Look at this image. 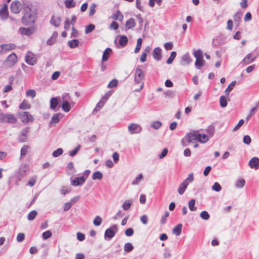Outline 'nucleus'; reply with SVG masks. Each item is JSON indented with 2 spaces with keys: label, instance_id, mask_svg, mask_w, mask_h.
Returning a JSON list of instances; mask_svg holds the SVG:
<instances>
[{
  "label": "nucleus",
  "instance_id": "423d86ee",
  "mask_svg": "<svg viewBox=\"0 0 259 259\" xmlns=\"http://www.w3.org/2000/svg\"><path fill=\"white\" fill-rule=\"evenodd\" d=\"M10 9L12 13L18 14L22 9V4L18 1H14L11 3Z\"/></svg>",
  "mask_w": 259,
  "mask_h": 259
},
{
  "label": "nucleus",
  "instance_id": "79ce46f5",
  "mask_svg": "<svg viewBox=\"0 0 259 259\" xmlns=\"http://www.w3.org/2000/svg\"><path fill=\"white\" fill-rule=\"evenodd\" d=\"M30 108V105L29 104V103L24 100L22 102V103H21L19 105V108L20 109H28Z\"/></svg>",
  "mask_w": 259,
  "mask_h": 259
},
{
  "label": "nucleus",
  "instance_id": "412c9836",
  "mask_svg": "<svg viewBox=\"0 0 259 259\" xmlns=\"http://www.w3.org/2000/svg\"><path fill=\"white\" fill-rule=\"evenodd\" d=\"M0 17L2 19L5 20L8 17V11L7 6L6 5L2 9L0 10Z\"/></svg>",
  "mask_w": 259,
  "mask_h": 259
},
{
  "label": "nucleus",
  "instance_id": "49530a36",
  "mask_svg": "<svg viewBox=\"0 0 259 259\" xmlns=\"http://www.w3.org/2000/svg\"><path fill=\"white\" fill-rule=\"evenodd\" d=\"M209 140L208 136L206 134H201L200 136L198 137V141L202 143H204Z\"/></svg>",
  "mask_w": 259,
  "mask_h": 259
},
{
  "label": "nucleus",
  "instance_id": "7c9ffc66",
  "mask_svg": "<svg viewBox=\"0 0 259 259\" xmlns=\"http://www.w3.org/2000/svg\"><path fill=\"white\" fill-rule=\"evenodd\" d=\"M64 5L66 8L70 9L75 7L76 4L74 0H65Z\"/></svg>",
  "mask_w": 259,
  "mask_h": 259
},
{
  "label": "nucleus",
  "instance_id": "473e14b6",
  "mask_svg": "<svg viewBox=\"0 0 259 259\" xmlns=\"http://www.w3.org/2000/svg\"><path fill=\"white\" fill-rule=\"evenodd\" d=\"M206 132L210 137H212L215 133V127L213 125H209L206 129Z\"/></svg>",
  "mask_w": 259,
  "mask_h": 259
},
{
  "label": "nucleus",
  "instance_id": "f3484780",
  "mask_svg": "<svg viewBox=\"0 0 259 259\" xmlns=\"http://www.w3.org/2000/svg\"><path fill=\"white\" fill-rule=\"evenodd\" d=\"M74 104L73 102H62V109L64 111L68 112L71 110V106H73Z\"/></svg>",
  "mask_w": 259,
  "mask_h": 259
},
{
  "label": "nucleus",
  "instance_id": "c85d7f7f",
  "mask_svg": "<svg viewBox=\"0 0 259 259\" xmlns=\"http://www.w3.org/2000/svg\"><path fill=\"white\" fill-rule=\"evenodd\" d=\"M61 22V18L59 17H55L54 16H52L51 20V23L55 26V27H58L60 25Z\"/></svg>",
  "mask_w": 259,
  "mask_h": 259
},
{
  "label": "nucleus",
  "instance_id": "6e6552de",
  "mask_svg": "<svg viewBox=\"0 0 259 259\" xmlns=\"http://www.w3.org/2000/svg\"><path fill=\"white\" fill-rule=\"evenodd\" d=\"M29 132V127H26L23 128L19 135L18 140L21 143H24L27 140V135Z\"/></svg>",
  "mask_w": 259,
  "mask_h": 259
},
{
  "label": "nucleus",
  "instance_id": "37998d69",
  "mask_svg": "<svg viewBox=\"0 0 259 259\" xmlns=\"http://www.w3.org/2000/svg\"><path fill=\"white\" fill-rule=\"evenodd\" d=\"M193 55L196 58V60L201 59L203 58V52L201 49H198L197 51H194Z\"/></svg>",
  "mask_w": 259,
  "mask_h": 259
},
{
  "label": "nucleus",
  "instance_id": "cd10ccee",
  "mask_svg": "<svg viewBox=\"0 0 259 259\" xmlns=\"http://www.w3.org/2000/svg\"><path fill=\"white\" fill-rule=\"evenodd\" d=\"M67 172L68 175H72L75 172L74 164L72 162H69L67 165Z\"/></svg>",
  "mask_w": 259,
  "mask_h": 259
},
{
  "label": "nucleus",
  "instance_id": "2eb2a0df",
  "mask_svg": "<svg viewBox=\"0 0 259 259\" xmlns=\"http://www.w3.org/2000/svg\"><path fill=\"white\" fill-rule=\"evenodd\" d=\"M19 32L21 34L26 36H30L33 32V29L30 27H21L19 30Z\"/></svg>",
  "mask_w": 259,
  "mask_h": 259
},
{
  "label": "nucleus",
  "instance_id": "7ed1b4c3",
  "mask_svg": "<svg viewBox=\"0 0 259 259\" xmlns=\"http://www.w3.org/2000/svg\"><path fill=\"white\" fill-rule=\"evenodd\" d=\"M19 116L22 122L28 123L29 122H32L34 118L28 112L24 111L19 113Z\"/></svg>",
  "mask_w": 259,
  "mask_h": 259
},
{
  "label": "nucleus",
  "instance_id": "a18cd8bd",
  "mask_svg": "<svg viewBox=\"0 0 259 259\" xmlns=\"http://www.w3.org/2000/svg\"><path fill=\"white\" fill-rule=\"evenodd\" d=\"M102 177H103V175H102V172L99 171H95L92 176V179L94 180H101L102 179Z\"/></svg>",
  "mask_w": 259,
  "mask_h": 259
},
{
  "label": "nucleus",
  "instance_id": "ddd939ff",
  "mask_svg": "<svg viewBox=\"0 0 259 259\" xmlns=\"http://www.w3.org/2000/svg\"><path fill=\"white\" fill-rule=\"evenodd\" d=\"M161 52L162 50L159 47H157L154 49L152 52V56L155 60L160 61L161 59Z\"/></svg>",
  "mask_w": 259,
  "mask_h": 259
},
{
  "label": "nucleus",
  "instance_id": "b1692460",
  "mask_svg": "<svg viewBox=\"0 0 259 259\" xmlns=\"http://www.w3.org/2000/svg\"><path fill=\"white\" fill-rule=\"evenodd\" d=\"M58 36V33L56 31H54L51 37L47 40V44L48 45H52L56 41V38Z\"/></svg>",
  "mask_w": 259,
  "mask_h": 259
},
{
  "label": "nucleus",
  "instance_id": "13d9d810",
  "mask_svg": "<svg viewBox=\"0 0 259 259\" xmlns=\"http://www.w3.org/2000/svg\"><path fill=\"white\" fill-rule=\"evenodd\" d=\"M212 190L219 192L222 190V187L218 182H215L212 186Z\"/></svg>",
  "mask_w": 259,
  "mask_h": 259
},
{
  "label": "nucleus",
  "instance_id": "393cba45",
  "mask_svg": "<svg viewBox=\"0 0 259 259\" xmlns=\"http://www.w3.org/2000/svg\"><path fill=\"white\" fill-rule=\"evenodd\" d=\"M79 43V42L78 39H74L68 41L67 44L71 49H74L78 47Z\"/></svg>",
  "mask_w": 259,
  "mask_h": 259
},
{
  "label": "nucleus",
  "instance_id": "aec40b11",
  "mask_svg": "<svg viewBox=\"0 0 259 259\" xmlns=\"http://www.w3.org/2000/svg\"><path fill=\"white\" fill-rule=\"evenodd\" d=\"M112 52V50L111 48H107L106 49V50L104 51L102 55V61H107L108 60Z\"/></svg>",
  "mask_w": 259,
  "mask_h": 259
},
{
  "label": "nucleus",
  "instance_id": "5701e85b",
  "mask_svg": "<svg viewBox=\"0 0 259 259\" xmlns=\"http://www.w3.org/2000/svg\"><path fill=\"white\" fill-rule=\"evenodd\" d=\"M17 122V119L15 116L12 114H7L5 122L9 123H15Z\"/></svg>",
  "mask_w": 259,
  "mask_h": 259
},
{
  "label": "nucleus",
  "instance_id": "09e8293b",
  "mask_svg": "<svg viewBox=\"0 0 259 259\" xmlns=\"http://www.w3.org/2000/svg\"><path fill=\"white\" fill-rule=\"evenodd\" d=\"M143 179V175L142 174H139L136 178L133 180L132 184L136 185Z\"/></svg>",
  "mask_w": 259,
  "mask_h": 259
},
{
  "label": "nucleus",
  "instance_id": "f03ea898",
  "mask_svg": "<svg viewBox=\"0 0 259 259\" xmlns=\"http://www.w3.org/2000/svg\"><path fill=\"white\" fill-rule=\"evenodd\" d=\"M117 230V226L115 224L112 225L106 230L104 234V239L106 240H110L115 236Z\"/></svg>",
  "mask_w": 259,
  "mask_h": 259
},
{
  "label": "nucleus",
  "instance_id": "4468645a",
  "mask_svg": "<svg viewBox=\"0 0 259 259\" xmlns=\"http://www.w3.org/2000/svg\"><path fill=\"white\" fill-rule=\"evenodd\" d=\"M192 59L190 57L189 53L184 54L182 58L181 64L183 66L189 65L192 62Z\"/></svg>",
  "mask_w": 259,
  "mask_h": 259
},
{
  "label": "nucleus",
  "instance_id": "bf43d9fd",
  "mask_svg": "<svg viewBox=\"0 0 259 259\" xmlns=\"http://www.w3.org/2000/svg\"><path fill=\"white\" fill-rule=\"evenodd\" d=\"M220 105L222 107H225L227 105V101L226 97L222 96L220 99Z\"/></svg>",
  "mask_w": 259,
  "mask_h": 259
},
{
  "label": "nucleus",
  "instance_id": "f8f14e48",
  "mask_svg": "<svg viewBox=\"0 0 259 259\" xmlns=\"http://www.w3.org/2000/svg\"><path fill=\"white\" fill-rule=\"evenodd\" d=\"M85 178L83 176L75 178L71 182V185L73 186H78L82 185L85 182Z\"/></svg>",
  "mask_w": 259,
  "mask_h": 259
},
{
  "label": "nucleus",
  "instance_id": "338daca9",
  "mask_svg": "<svg viewBox=\"0 0 259 259\" xmlns=\"http://www.w3.org/2000/svg\"><path fill=\"white\" fill-rule=\"evenodd\" d=\"M52 235V233L51 231L48 230L45 232H44L42 233V238L46 240L49 238H50Z\"/></svg>",
  "mask_w": 259,
  "mask_h": 259
},
{
  "label": "nucleus",
  "instance_id": "72a5a7b5",
  "mask_svg": "<svg viewBox=\"0 0 259 259\" xmlns=\"http://www.w3.org/2000/svg\"><path fill=\"white\" fill-rule=\"evenodd\" d=\"M245 184V181L242 178L238 179L235 183V187L238 188H243Z\"/></svg>",
  "mask_w": 259,
  "mask_h": 259
},
{
  "label": "nucleus",
  "instance_id": "9b49d317",
  "mask_svg": "<svg viewBox=\"0 0 259 259\" xmlns=\"http://www.w3.org/2000/svg\"><path fill=\"white\" fill-rule=\"evenodd\" d=\"M248 165L251 168L256 170L259 169V158L257 157H252L249 160Z\"/></svg>",
  "mask_w": 259,
  "mask_h": 259
},
{
  "label": "nucleus",
  "instance_id": "4d7b16f0",
  "mask_svg": "<svg viewBox=\"0 0 259 259\" xmlns=\"http://www.w3.org/2000/svg\"><path fill=\"white\" fill-rule=\"evenodd\" d=\"M80 149V145H78L73 150H71L69 152V155L71 157L75 156L79 151Z\"/></svg>",
  "mask_w": 259,
  "mask_h": 259
},
{
  "label": "nucleus",
  "instance_id": "0eeeda50",
  "mask_svg": "<svg viewBox=\"0 0 259 259\" xmlns=\"http://www.w3.org/2000/svg\"><path fill=\"white\" fill-rule=\"evenodd\" d=\"M25 61L26 63L30 65H34L36 63V59L35 55L30 52L27 53Z\"/></svg>",
  "mask_w": 259,
  "mask_h": 259
},
{
  "label": "nucleus",
  "instance_id": "a19ab883",
  "mask_svg": "<svg viewBox=\"0 0 259 259\" xmlns=\"http://www.w3.org/2000/svg\"><path fill=\"white\" fill-rule=\"evenodd\" d=\"M132 204V200H126L122 204V207L124 210H128Z\"/></svg>",
  "mask_w": 259,
  "mask_h": 259
},
{
  "label": "nucleus",
  "instance_id": "c9c22d12",
  "mask_svg": "<svg viewBox=\"0 0 259 259\" xmlns=\"http://www.w3.org/2000/svg\"><path fill=\"white\" fill-rule=\"evenodd\" d=\"M125 26L128 29L133 28L135 26V20L133 18H130L125 23Z\"/></svg>",
  "mask_w": 259,
  "mask_h": 259
},
{
  "label": "nucleus",
  "instance_id": "58836bf2",
  "mask_svg": "<svg viewBox=\"0 0 259 259\" xmlns=\"http://www.w3.org/2000/svg\"><path fill=\"white\" fill-rule=\"evenodd\" d=\"M134 249L133 244L130 242L126 243L124 245V250L126 252H130Z\"/></svg>",
  "mask_w": 259,
  "mask_h": 259
},
{
  "label": "nucleus",
  "instance_id": "4be33fe9",
  "mask_svg": "<svg viewBox=\"0 0 259 259\" xmlns=\"http://www.w3.org/2000/svg\"><path fill=\"white\" fill-rule=\"evenodd\" d=\"M59 101L57 97L52 98L50 100V108L56 111Z\"/></svg>",
  "mask_w": 259,
  "mask_h": 259
},
{
  "label": "nucleus",
  "instance_id": "de8ad7c7",
  "mask_svg": "<svg viewBox=\"0 0 259 259\" xmlns=\"http://www.w3.org/2000/svg\"><path fill=\"white\" fill-rule=\"evenodd\" d=\"M177 56V53L175 51H173L171 53L169 57L167 59L166 61V63L168 64H170L172 63L174 60L175 59Z\"/></svg>",
  "mask_w": 259,
  "mask_h": 259
},
{
  "label": "nucleus",
  "instance_id": "6e6d98bb",
  "mask_svg": "<svg viewBox=\"0 0 259 259\" xmlns=\"http://www.w3.org/2000/svg\"><path fill=\"white\" fill-rule=\"evenodd\" d=\"M200 217L204 220H208L210 218L208 212L205 210H203L200 213Z\"/></svg>",
  "mask_w": 259,
  "mask_h": 259
},
{
  "label": "nucleus",
  "instance_id": "bb28decb",
  "mask_svg": "<svg viewBox=\"0 0 259 259\" xmlns=\"http://www.w3.org/2000/svg\"><path fill=\"white\" fill-rule=\"evenodd\" d=\"M182 225L179 224L175 226L172 229V233L177 236H179L182 232Z\"/></svg>",
  "mask_w": 259,
  "mask_h": 259
},
{
  "label": "nucleus",
  "instance_id": "e2e57ef3",
  "mask_svg": "<svg viewBox=\"0 0 259 259\" xmlns=\"http://www.w3.org/2000/svg\"><path fill=\"white\" fill-rule=\"evenodd\" d=\"M63 152V150L62 148H58L53 152L52 155L55 157H57L61 155Z\"/></svg>",
  "mask_w": 259,
  "mask_h": 259
},
{
  "label": "nucleus",
  "instance_id": "1a4fd4ad",
  "mask_svg": "<svg viewBox=\"0 0 259 259\" xmlns=\"http://www.w3.org/2000/svg\"><path fill=\"white\" fill-rule=\"evenodd\" d=\"M18 58L15 53L10 54L7 58L6 62L10 66H13L17 62Z\"/></svg>",
  "mask_w": 259,
  "mask_h": 259
},
{
  "label": "nucleus",
  "instance_id": "c03bdc74",
  "mask_svg": "<svg viewBox=\"0 0 259 259\" xmlns=\"http://www.w3.org/2000/svg\"><path fill=\"white\" fill-rule=\"evenodd\" d=\"M62 102H73L72 99L68 93H64L62 95Z\"/></svg>",
  "mask_w": 259,
  "mask_h": 259
},
{
  "label": "nucleus",
  "instance_id": "a878e982",
  "mask_svg": "<svg viewBox=\"0 0 259 259\" xmlns=\"http://www.w3.org/2000/svg\"><path fill=\"white\" fill-rule=\"evenodd\" d=\"M194 175L193 173H191L188 175V177L182 182V183L188 186L189 184L194 181Z\"/></svg>",
  "mask_w": 259,
  "mask_h": 259
},
{
  "label": "nucleus",
  "instance_id": "8fccbe9b",
  "mask_svg": "<svg viewBox=\"0 0 259 259\" xmlns=\"http://www.w3.org/2000/svg\"><path fill=\"white\" fill-rule=\"evenodd\" d=\"M142 39L141 38H139L137 39V45H136V48L134 51L135 53H138L140 51V50L141 48V47H142Z\"/></svg>",
  "mask_w": 259,
  "mask_h": 259
},
{
  "label": "nucleus",
  "instance_id": "680f3d73",
  "mask_svg": "<svg viewBox=\"0 0 259 259\" xmlns=\"http://www.w3.org/2000/svg\"><path fill=\"white\" fill-rule=\"evenodd\" d=\"M28 165L26 164H25L23 166V167L20 169V171L19 172V175L21 177H23L24 175H25L26 171L28 170Z\"/></svg>",
  "mask_w": 259,
  "mask_h": 259
},
{
  "label": "nucleus",
  "instance_id": "3c124183",
  "mask_svg": "<svg viewBox=\"0 0 259 259\" xmlns=\"http://www.w3.org/2000/svg\"><path fill=\"white\" fill-rule=\"evenodd\" d=\"M195 200L194 199H192L189 201L188 206L191 211H195L196 210V207L195 206Z\"/></svg>",
  "mask_w": 259,
  "mask_h": 259
},
{
  "label": "nucleus",
  "instance_id": "5fc2aeb1",
  "mask_svg": "<svg viewBox=\"0 0 259 259\" xmlns=\"http://www.w3.org/2000/svg\"><path fill=\"white\" fill-rule=\"evenodd\" d=\"M37 214V213L36 210H32L31 211H30L29 213V214L28 215V217H27L28 220L29 221L33 220L35 218Z\"/></svg>",
  "mask_w": 259,
  "mask_h": 259
},
{
  "label": "nucleus",
  "instance_id": "a211bd4d",
  "mask_svg": "<svg viewBox=\"0 0 259 259\" xmlns=\"http://www.w3.org/2000/svg\"><path fill=\"white\" fill-rule=\"evenodd\" d=\"M63 117L62 114L58 113L54 115L50 121V124H56L60 121V118Z\"/></svg>",
  "mask_w": 259,
  "mask_h": 259
},
{
  "label": "nucleus",
  "instance_id": "f704fd0d",
  "mask_svg": "<svg viewBox=\"0 0 259 259\" xmlns=\"http://www.w3.org/2000/svg\"><path fill=\"white\" fill-rule=\"evenodd\" d=\"M111 18L114 20L121 21L123 19V15L119 11H117L111 16Z\"/></svg>",
  "mask_w": 259,
  "mask_h": 259
},
{
  "label": "nucleus",
  "instance_id": "603ef678",
  "mask_svg": "<svg viewBox=\"0 0 259 259\" xmlns=\"http://www.w3.org/2000/svg\"><path fill=\"white\" fill-rule=\"evenodd\" d=\"M162 125L160 121H155L151 123V126L155 130H158Z\"/></svg>",
  "mask_w": 259,
  "mask_h": 259
},
{
  "label": "nucleus",
  "instance_id": "f257e3e1",
  "mask_svg": "<svg viewBox=\"0 0 259 259\" xmlns=\"http://www.w3.org/2000/svg\"><path fill=\"white\" fill-rule=\"evenodd\" d=\"M25 14L22 18V22L24 25H29L33 24L36 19V13L32 11L31 6L27 5L24 8Z\"/></svg>",
  "mask_w": 259,
  "mask_h": 259
},
{
  "label": "nucleus",
  "instance_id": "0e129e2a",
  "mask_svg": "<svg viewBox=\"0 0 259 259\" xmlns=\"http://www.w3.org/2000/svg\"><path fill=\"white\" fill-rule=\"evenodd\" d=\"M118 84V80L116 79H113L110 81L108 83L107 87L108 88H113L115 87Z\"/></svg>",
  "mask_w": 259,
  "mask_h": 259
},
{
  "label": "nucleus",
  "instance_id": "c756f323",
  "mask_svg": "<svg viewBox=\"0 0 259 259\" xmlns=\"http://www.w3.org/2000/svg\"><path fill=\"white\" fill-rule=\"evenodd\" d=\"M128 42V38L125 35H121L119 39V44L122 47H125Z\"/></svg>",
  "mask_w": 259,
  "mask_h": 259
},
{
  "label": "nucleus",
  "instance_id": "dca6fc26",
  "mask_svg": "<svg viewBox=\"0 0 259 259\" xmlns=\"http://www.w3.org/2000/svg\"><path fill=\"white\" fill-rule=\"evenodd\" d=\"M255 59V57L253 56L252 53L247 54L241 62V63L244 64H248L253 62Z\"/></svg>",
  "mask_w": 259,
  "mask_h": 259
},
{
  "label": "nucleus",
  "instance_id": "052dcab7",
  "mask_svg": "<svg viewBox=\"0 0 259 259\" xmlns=\"http://www.w3.org/2000/svg\"><path fill=\"white\" fill-rule=\"evenodd\" d=\"M95 28V26L94 24H90L86 26L85 29V33L88 34L92 32Z\"/></svg>",
  "mask_w": 259,
  "mask_h": 259
},
{
  "label": "nucleus",
  "instance_id": "864d4df0",
  "mask_svg": "<svg viewBox=\"0 0 259 259\" xmlns=\"http://www.w3.org/2000/svg\"><path fill=\"white\" fill-rule=\"evenodd\" d=\"M102 222V219L101 217L97 215L93 221V224L96 226H100Z\"/></svg>",
  "mask_w": 259,
  "mask_h": 259
},
{
  "label": "nucleus",
  "instance_id": "9d476101",
  "mask_svg": "<svg viewBox=\"0 0 259 259\" xmlns=\"http://www.w3.org/2000/svg\"><path fill=\"white\" fill-rule=\"evenodd\" d=\"M200 136V134L198 133L197 131H193L190 133L186 136V139L189 143H190L195 140L198 141V137Z\"/></svg>",
  "mask_w": 259,
  "mask_h": 259
},
{
  "label": "nucleus",
  "instance_id": "e433bc0d",
  "mask_svg": "<svg viewBox=\"0 0 259 259\" xmlns=\"http://www.w3.org/2000/svg\"><path fill=\"white\" fill-rule=\"evenodd\" d=\"M29 148L30 147L28 145H24L21 149V157L25 156L28 153Z\"/></svg>",
  "mask_w": 259,
  "mask_h": 259
},
{
  "label": "nucleus",
  "instance_id": "4c0bfd02",
  "mask_svg": "<svg viewBox=\"0 0 259 259\" xmlns=\"http://www.w3.org/2000/svg\"><path fill=\"white\" fill-rule=\"evenodd\" d=\"M204 60L203 58L201 59H198L196 60L195 62V67L197 69H200L201 67H202L204 65Z\"/></svg>",
  "mask_w": 259,
  "mask_h": 259
},
{
  "label": "nucleus",
  "instance_id": "774afa93",
  "mask_svg": "<svg viewBox=\"0 0 259 259\" xmlns=\"http://www.w3.org/2000/svg\"><path fill=\"white\" fill-rule=\"evenodd\" d=\"M71 190V188L69 187L64 186L61 190V193L64 195L69 193Z\"/></svg>",
  "mask_w": 259,
  "mask_h": 259
},
{
  "label": "nucleus",
  "instance_id": "2f4dec72",
  "mask_svg": "<svg viewBox=\"0 0 259 259\" xmlns=\"http://www.w3.org/2000/svg\"><path fill=\"white\" fill-rule=\"evenodd\" d=\"M236 81H233L229 84V85L228 86V87L227 88V89L225 90V94L227 96H228L229 95L230 92H231L233 90V89L234 86L236 85Z\"/></svg>",
  "mask_w": 259,
  "mask_h": 259
},
{
  "label": "nucleus",
  "instance_id": "20e7f679",
  "mask_svg": "<svg viewBox=\"0 0 259 259\" xmlns=\"http://www.w3.org/2000/svg\"><path fill=\"white\" fill-rule=\"evenodd\" d=\"M145 77V74L141 68L137 67L135 72V82L136 83H141Z\"/></svg>",
  "mask_w": 259,
  "mask_h": 259
},
{
  "label": "nucleus",
  "instance_id": "39448f33",
  "mask_svg": "<svg viewBox=\"0 0 259 259\" xmlns=\"http://www.w3.org/2000/svg\"><path fill=\"white\" fill-rule=\"evenodd\" d=\"M142 130V126L137 123H132L128 126V131L131 134H139Z\"/></svg>",
  "mask_w": 259,
  "mask_h": 259
},
{
  "label": "nucleus",
  "instance_id": "69168bd1",
  "mask_svg": "<svg viewBox=\"0 0 259 259\" xmlns=\"http://www.w3.org/2000/svg\"><path fill=\"white\" fill-rule=\"evenodd\" d=\"M26 95L27 97L34 98L36 96V92L34 90H28L26 91Z\"/></svg>",
  "mask_w": 259,
  "mask_h": 259
},
{
  "label": "nucleus",
  "instance_id": "6ab92c4d",
  "mask_svg": "<svg viewBox=\"0 0 259 259\" xmlns=\"http://www.w3.org/2000/svg\"><path fill=\"white\" fill-rule=\"evenodd\" d=\"M3 47L4 48V53H6L8 51H10L13 50H14L16 46L13 43H10V44H3Z\"/></svg>",
  "mask_w": 259,
  "mask_h": 259
},
{
  "label": "nucleus",
  "instance_id": "ea45409f",
  "mask_svg": "<svg viewBox=\"0 0 259 259\" xmlns=\"http://www.w3.org/2000/svg\"><path fill=\"white\" fill-rule=\"evenodd\" d=\"M187 188V186L185 184H184L183 183H181L180 184V186H179V188L178 189L179 194L181 195H183L184 193Z\"/></svg>",
  "mask_w": 259,
  "mask_h": 259
}]
</instances>
